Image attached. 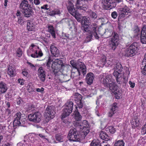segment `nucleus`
<instances>
[{"instance_id": "obj_39", "label": "nucleus", "mask_w": 146, "mask_h": 146, "mask_svg": "<svg viewBox=\"0 0 146 146\" xmlns=\"http://www.w3.org/2000/svg\"><path fill=\"white\" fill-rule=\"evenodd\" d=\"M83 28L84 32H88L89 34L90 33H90L91 31L89 26V23H86L84 22Z\"/></svg>"}, {"instance_id": "obj_17", "label": "nucleus", "mask_w": 146, "mask_h": 146, "mask_svg": "<svg viewBox=\"0 0 146 146\" xmlns=\"http://www.w3.org/2000/svg\"><path fill=\"white\" fill-rule=\"evenodd\" d=\"M55 113V110H45L44 114L45 123H48L51 119H53L54 117Z\"/></svg>"}, {"instance_id": "obj_55", "label": "nucleus", "mask_w": 146, "mask_h": 146, "mask_svg": "<svg viewBox=\"0 0 146 146\" xmlns=\"http://www.w3.org/2000/svg\"><path fill=\"white\" fill-rule=\"evenodd\" d=\"M111 15L113 18L114 19H115L117 17V13L116 11H113L111 13Z\"/></svg>"}, {"instance_id": "obj_11", "label": "nucleus", "mask_w": 146, "mask_h": 146, "mask_svg": "<svg viewBox=\"0 0 146 146\" xmlns=\"http://www.w3.org/2000/svg\"><path fill=\"white\" fill-rule=\"evenodd\" d=\"M25 115L21 114L20 112L17 113L15 115V119L13 121V126L14 127H17L19 126L21 122L25 121Z\"/></svg>"}, {"instance_id": "obj_33", "label": "nucleus", "mask_w": 146, "mask_h": 146, "mask_svg": "<svg viewBox=\"0 0 146 146\" xmlns=\"http://www.w3.org/2000/svg\"><path fill=\"white\" fill-rule=\"evenodd\" d=\"M135 36H138L140 33V29L137 25H135L133 29Z\"/></svg>"}, {"instance_id": "obj_20", "label": "nucleus", "mask_w": 146, "mask_h": 146, "mask_svg": "<svg viewBox=\"0 0 146 146\" xmlns=\"http://www.w3.org/2000/svg\"><path fill=\"white\" fill-rule=\"evenodd\" d=\"M50 50L52 56L55 57H58L60 54V52L58 48L56 46L54 43H52L50 46Z\"/></svg>"}, {"instance_id": "obj_63", "label": "nucleus", "mask_w": 146, "mask_h": 146, "mask_svg": "<svg viewBox=\"0 0 146 146\" xmlns=\"http://www.w3.org/2000/svg\"><path fill=\"white\" fill-rule=\"evenodd\" d=\"M48 6L47 4L43 5V6H41V8L42 9L44 10H48L49 8H48Z\"/></svg>"}, {"instance_id": "obj_50", "label": "nucleus", "mask_w": 146, "mask_h": 146, "mask_svg": "<svg viewBox=\"0 0 146 146\" xmlns=\"http://www.w3.org/2000/svg\"><path fill=\"white\" fill-rule=\"evenodd\" d=\"M35 135L36 137H38V136H39L42 139H46L47 140H48L46 138V136L43 133H39L38 134H36Z\"/></svg>"}, {"instance_id": "obj_9", "label": "nucleus", "mask_w": 146, "mask_h": 146, "mask_svg": "<svg viewBox=\"0 0 146 146\" xmlns=\"http://www.w3.org/2000/svg\"><path fill=\"white\" fill-rule=\"evenodd\" d=\"M38 47L36 45L32 44L27 51V54L33 58H38L43 55L41 51L39 50L38 52Z\"/></svg>"}, {"instance_id": "obj_14", "label": "nucleus", "mask_w": 146, "mask_h": 146, "mask_svg": "<svg viewBox=\"0 0 146 146\" xmlns=\"http://www.w3.org/2000/svg\"><path fill=\"white\" fill-rule=\"evenodd\" d=\"M102 3L106 9H109L115 8L116 3L113 0H102Z\"/></svg>"}, {"instance_id": "obj_58", "label": "nucleus", "mask_w": 146, "mask_h": 146, "mask_svg": "<svg viewBox=\"0 0 146 146\" xmlns=\"http://www.w3.org/2000/svg\"><path fill=\"white\" fill-rule=\"evenodd\" d=\"M25 80H24L23 79H19L18 80V83L20 84L21 85H23L24 84V82Z\"/></svg>"}, {"instance_id": "obj_21", "label": "nucleus", "mask_w": 146, "mask_h": 146, "mask_svg": "<svg viewBox=\"0 0 146 146\" xmlns=\"http://www.w3.org/2000/svg\"><path fill=\"white\" fill-rule=\"evenodd\" d=\"M75 6L77 9L83 10L85 11L87 8L86 6L84 4V1L87 0H76Z\"/></svg>"}, {"instance_id": "obj_1", "label": "nucleus", "mask_w": 146, "mask_h": 146, "mask_svg": "<svg viewBox=\"0 0 146 146\" xmlns=\"http://www.w3.org/2000/svg\"><path fill=\"white\" fill-rule=\"evenodd\" d=\"M62 58H57L53 60L51 56H49L48 60L46 61V66L50 67L51 64L52 70V73L55 77H58L62 74V72L64 69L71 68L69 64H64L63 63Z\"/></svg>"}, {"instance_id": "obj_12", "label": "nucleus", "mask_w": 146, "mask_h": 146, "mask_svg": "<svg viewBox=\"0 0 146 146\" xmlns=\"http://www.w3.org/2000/svg\"><path fill=\"white\" fill-rule=\"evenodd\" d=\"M119 35L117 33L115 32L114 35L111 38L110 44V46L112 50H115L117 46L119 43Z\"/></svg>"}, {"instance_id": "obj_47", "label": "nucleus", "mask_w": 146, "mask_h": 146, "mask_svg": "<svg viewBox=\"0 0 146 146\" xmlns=\"http://www.w3.org/2000/svg\"><path fill=\"white\" fill-rule=\"evenodd\" d=\"M141 41L142 44H146V35H141Z\"/></svg>"}, {"instance_id": "obj_18", "label": "nucleus", "mask_w": 146, "mask_h": 146, "mask_svg": "<svg viewBox=\"0 0 146 146\" xmlns=\"http://www.w3.org/2000/svg\"><path fill=\"white\" fill-rule=\"evenodd\" d=\"M113 30L112 29H107L105 30V31L103 29H100L98 30L99 34L101 35H103L105 38H108L112 35V36L114 35V32Z\"/></svg>"}, {"instance_id": "obj_41", "label": "nucleus", "mask_w": 146, "mask_h": 146, "mask_svg": "<svg viewBox=\"0 0 146 146\" xmlns=\"http://www.w3.org/2000/svg\"><path fill=\"white\" fill-rule=\"evenodd\" d=\"M64 136H63L62 134H57L55 136L56 140L60 142L64 141Z\"/></svg>"}, {"instance_id": "obj_62", "label": "nucleus", "mask_w": 146, "mask_h": 146, "mask_svg": "<svg viewBox=\"0 0 146 146\" xmlns=\"http://www.w3.org/2000/svg\"><path fill=\"white\" fill-rule=\"evenodd\" d=\"M33 3H34L35 5H40V0H34Z\"/></svg>"}, {"instance_id": "obj_30", "label": "nucleus", "mask_w": 146, "mask_h": 146, "mask_svg": "<svg viewBox=\"0 0 146 146\" xmlns=\"http://www.w3.org/2000/svg\"><path fill=\"white\" fill-rule=\"evenodd\" d=\"M108 88L113 93H116V92L119 91L118 86L115 83H113V85L110 87Z\"/></svg>"}, {"instance_id": "obj_8", "label": "nucleus", "mask_w": 146, "mask_h": 146, "mask_svg": "<svg viewBox=\"0 0 146 146\" xmlns=\"http://www.w3.org/2000/svg\"><path fill=\"white\" fill-rule=\"evenodd\" d=\"M114 69L117 70V71L115 70L113 72V76L116 78L117 82L118 84H121L123 83L122 79L125 80V78L121 77L122 74L121 73L123 69V67L121 64L118 63L116 64V66L114 68Z\"/></svg>"}, {"instance_id": "obj_35", "label": "nucleus", "mask_w": 146, "mask_h": 146, "mask_svg": "<svg viewBox=\"0 0 146 146\" xmlns=\"http://www.w3.org/2000/svg\"><path fill=\"white\" fill-rule=\"evenodd\" d=\"M64 110H73V103L72 102H68L65 104Z\"/></svg>"}, {"instance_id": "obj_52", "label": "nucleus", "mask_w": 146, "mask_h": 146, "mask_svg": "<svg viewBox=\"0 0 146 146\" xmlns=\"http://www.w3.org/2000/svg\"><path fill=\"white\" fill-rule=\"evenodd\" d=\"M116 110H110L108 113V116L109 117H111L116 112Z\"/></svg>"}, {"instance_id": "obj_3", "label": "nucleus", "mask_w": 146, "mask_h": 146, "mask_svg": "<svg viewBox=\"0 0 146 146\" xmlns=\"http://www.w3.org/2000/svg\"><path fill=\"white\" fill-rule=\"evenodd\" d=\"M71 129L70 130L68 135V138L70 141H79L80 139H83L85 137L82 136V131L81 133L78 130V128Z\"/></svg>"}, {"instance_id": "obj_23", "label": "nucleus", "mask_w": 146, "mask_h": 146, "mask_svg": "<svg viewBox=\"0 0 146 146\" xmlns=\"http://www.w3.org/2000/svg\"><path fill=\"white\" fill-rule=\"evenodd\" d=\"M94 76L92 72L88 73L86 77V81L88 84L90 85L92 84L94 79Z\"/></svg>"}, {"instance_id": "obj_53", "label": "nucleus", "mask_w": 146, "mask_h": 146, "mask_svg": "<svg viewBox=\"0 0 146 146\" xmlns=\"http://www.w3.org/2000/svg\"><path fill=\"white\" fill-rule=\"evenodd\" d=\"M113 94L115 95V97L116 99H118L120 98L121 95V93L119 92V91L116 92V93H114Z\"/></svg>"}, {"instance_id": "obj_29", "label": "nucleus", "mask_w": 146, "mask_h": 146, "mask_svg": "<svg viewBox=\"0 0 146 146\" xmlns=\"http://www.w3.org/2000/svg\"><path fill=\"white\" fill-rule=\"evenodd\" d=\"M100 137L101 139L107 141L110 139L108 135V134L106 132L103 131H101L100 132Z\"/></svg>"}, {"instance_id": "obj_6", "label": "nucleus", "mask_w": 146, "mask_h": 146, "mask_svg": "<svg viewBox=\"0 0 146 146\" xmlns=\"http://www.w3.org/2000/svg\"><path fill=\"white\" fill-rule=\"evenodd\" d=\"M79 129L80 128L82 131V137H85L90 132L89 125L86 120H83L80 123L76 122L74 125Z\"/></svg>"}, {"instance_id": "obj_43", "label": "nucleus", "mask_w": 146, "mask_h": 146, "mask_svg": "<svg viewBox=\"0 0 146 146\" xmlns=\"http://www.w3.org/2000/svg\"><path fill=\"white\" fill-rule=\"evenodd\" d=\"M88 13L89 15L91 18L95 19L97 17V14L92 11L90 10L89 11Z\"/></svg>"}, {"instance_id": "obj_48", "label": "nucleus", "mask_w": 146, "mask_h": 146, "mask_svg": "<svg viewBox=\"0 0 146 146\" xmlns=\"http://www.w3.org/2000/svg\"><path fill=\"white\" fill-rule=\"evenodd\" d=\"M141 133V134L143 135H144L146 133V123L142 127Z\"/></svg>"}, {"instance_id": "obj_34", "label": "nucleus", "mask_w": 146, "mask_h": 146, "mask_svg": "<svg viewBox=\"0 0 146 146\" xmlns=\"http://www.w3.org/2000/svg\"><path fill=\"white\" fill-rule=\"evenodd\" d=\"M99 62L100 64H102L103 66L105 65L106 66H108L110 65L108 64V63H106V58L105 56H102Z\"/></svg>"}, {"instance_id": "obj_38", "label": "nucleus", "mask_w": 146, "mask_h": 146, "mask_svg": "<svg viewBox=\"0 0 146 146\" xmlns=\"http://www.w3.org/2000/svg\"><path fill=\"white\" fill-rule=\"evenodd\" d=\"M125 143L122 139L116 140L114 143V146H124Z\"/></svg>"}, {"instance_id": "obj_10", "label": "nucleus", "mask_w": 146, "mask_h": 146, "mask_svg": "<svg viewBox=\"0 0 146 146\" xmlns=\"http://www.w3.org/2000/svg\"><path fill=\"white\" fill-rule=\"evenodd\" d=\"M88 23H89V26L91 32L88 36L87 38H89L90 40L92 39L93 35L96 39H99V36L96 31V29L97 27L96 24V23H89V22Z\"/></svg>"}, {"instance_id": "obj_45", "label": "nucleus", "mask_w": 146, "mask_h": 146, "mask_svg": "<svg viewBox=\"0 0 146 146\" xmlns=\"http://www.w3.org/2000/svg\"><path fill=\"white\" fill-rule=\"evenodd\" d=\"M22 73L23 75L25 77H27L29 75L28 70L26 68H24L22 70Z\"/></svg>"}, {"instance_id": "obj_54", "label": "nucleus", "mask_w": 146, "mask_h": 146, "mask_svg": "<svg viewBox=\"0 0 146 146\" xmlns=\"http://www.w3.org/2000/svg\"><path fill=\"white\" fill-rule=\"evenodd\" d=\"M125 13L121 11L120 13L119 14V17L118 18V21H120V19H121L122 18H124L125 17V15H127L124 14Z\"/></svg>"}, {"instance_id": "obj_2", "label": "nucleus", "mask_w": 146, "mask_h": 146, "mask_svg": "<svg viewBox=\"0 0 146 146\" xmlns=\"http://www.w3.org/2000/svg\"><path fill=\"white\" fill-rule=\"evenodd\" d=\"M19 9L21 11L26 17L29 18L32 16L33 11L31 8V5L27 0H23L21 2Z\"/></svg>"}, {"instance_id": "obj_64", "label": "nucleus", "mask_w": 146, "mask_h": 146, "mask_svg": "<svg viewBox=\"0 0 146 146\" xmlns=\"http://www.w3.org/2000/svg\"><path fill=\"white\" fill-rule=\"evenodd\" d=\"M22 17H19L18 18L17 22L19 24H21L23 23L22 22Z\"/></svg>"}, {"instance_id": "obj_16", "label": "nucleus", "mask_w": 146, "mask_h": 146, "mask_svg": "<svg viewBox=\"0 0 146 146\" xmlns=\"http://www.w3.org/2000/svg\"><path fill=\"white\" fill-rule=\"evenodd\" d=\"M68 12L73 16L77 17L79 15V12L74 7L72 2L69 1L67 7Z\"/></svg>"}, {"instance_id": "obj_13", "label": "nucleus", "mask_w": 146, "mask_h": 146, "mask_svg": "<svg viewBox=\"0 0 146 146\" xmlns=\"http://www.w3.org/2000/svg\"><path fill=\"white\" fill-rule=\"evenodd\" d=\"M74 100L75 101L76 105H74L75 110H78V108L81 109L83 107V103L82 100V96L80 94L75 93L74 96Z\"/></svg>"}, {"instance_id": "obj_7", "label": "nucleus", "mask_w": 146, "mask_h": 146, "mask_svg": "<svg viewBox=\"0 0 146 146\" xmlns=\"http://www.w3.org/2000/svg\"><path fill=\"white\" fill-rule=\"evenodd\" d=\"M139 44L134 42L131 44L125 50V56L127 57H132L138 52L139 48Z\"/></svg>"}, {"instance_id": "obj_42", "label": "nucleus", "mask_w": 146, "mask_h": 146, "mask_svg": "<svg viewBox=\"0 0 146 146\" xmlns=\"http://www.w3.org/2000/svg\"><path fill=\"white\" fill-rule=\"evenodd\" d=\"M121 11L125 13L124 14L127 15L128 13L130 12V9L126 6H125L123 7L120 9Z\"/></svg>"}, {"instance_id": "obj_4", "label": "nucleus", "mask_w": 146, "mask_h": 146, "mask_svg": "<svg viewBox=\"0 0 146 146\" xmlns=\"http://www.w3.org/2000/svg\"><path fill=\"white\" fill-rule=\"evenodd\" d=\"M70 64L71 65L72 68H79L81 71L82 74L84 76L86 73V66L83 62L82 61V60L79 59L76 61L74 60H72L70 61ZM71 68L67 69H64V70H68L69 69L71 68L72 69V66H71Z\"/></svg>"}, {"instance_id": "obj_32", "label": "nucleus", "mask_w": 146, "mask_h": 146, "mask_svg": "<svg viewBox=\"0 0 146 146\" xmlns=\"http://www.w3.org/2000/svg\"><path fill=\"white\" fill-rule=\"evenodd\" d=\"M131 125L134 127L139 126L140 125V122L139 119L137 118H134L131 122Z\"/></svg>"}, {"instance_id": "obj_24", "label": "nucleus", "mask_w": 146, "mask_h": 146, "mask_svg": "<svg viewBox=\"0 0 146 146\" xmlns=\"http://www.w3.org/2000/svg\"><path fill=\"white\" fill-rule=\"evenodd\" d=\"M81 71L79 68H72L71 72V77L73 78L76 77L78 76L81 75Z\"/></svg>"}, {"instance_id": "obj_37", "label": "nucleus", "mask_w": 146, "mask_h": 146, "mask_svg": "<svg viewBox=\"0 0 146 146\" xmlns=\"http://www.w3.org/2000/svg\"><path fill=\"white\" fill-rule=\"evenodd\" d=\"M74 113V118L77 121H80L82 119V116L80 113L78 111V110H75Z\"/></svg>"}, {"instance_id": "obj_40", "label": "nucleus", "mask_w": 146, "mask_h": 146, "mask_svg": "<svg viewBox=\"0 0 146 146\" xmlns=\"http://www.w3.org/2000/svg\"><path fill=\"white\" fill-rule=\"evenodd\" d=\"M91 146H101V143L98 139H94L90 143Z\"/></svg>"}, {"instance_id": "obj_60", "label": "nucleus", "mask_w": 146, "mask_h": 146, "mask_svg": "<svg viewBox=\"0 0 146 146\" xmlns=\"http://www.w3.org/2000/svg\"><path fill=\"white\" fill-rule=\"evenodd\" d=\"M17 102L18 105H20L23 102V101L21 98L19 97V98L17 99Z\"/></svg>"}, {"instance_id": "obj_22", "label": "nucleus", "mask_w": 146, "mask_h": 146, "mask_svg": "<svg viewBox=\"0 0 146 146\" xmlns=\"http://www.w3.org/2000/svg\"><path fill=\"white\" fill-rule=\"evenodd\" d=\"M38 77L40 80L42 82H44L46 79V72L42 67H39L38 70Z\"/></svg>"}, {"instance_id": "obj_25", "label": "nucleus", "mask_w": 146, "mask_h": 146, "mask_svg": "<svg viewBox=\"0 0 146 146\" xmlns=\"http://www.w3.org/2000/svg\"><path fill=\"white\" fill-rule=\"evenodd\" d=\"M7 73L11 77L14 76L16 75L15 69L12 66H9L7 68Z\"/></svg>"}, {"instance_id": "obj_51", "label": "nucleus", "mask_w": 146, "mask_h": 146, "mask_svg": "<svg viewBox=\"0 0 146 146\" xmlns=\"http://www.w3.org/2000/svg\"><path fill=\"white\" fill-rule=\"evenodd\" d=\"M141 69L142 73L144 75L146 76V63L145 66H142Z\"/></svg>"}, {"instance_id": "obj_46", "label": "nucleus", "mask_w": 146, "mask_h": 146, "mask_svg": "<svg viewBox=\"0 0 146 146\" xmlns=\"http://www.w3.org/2000/svg\"><path fill=\"white\" fill-rule=\"evenodd\" d=\"M108 129H109L110 133L111 134H112L114 133L116 130L114 127L112 126H109L108 127Z\"/></svg>"}, {"instance_id": "obj_15", "label": "nucleus", "mask_w": 146, "mask_h": 146, "mask_svg": "<svg viewBox=\"0 0 146 146\" xmlns=\"http://www.w3.org/2000/svg\"><path fill=\"white\" fill-rule=\"evenodd\" d=\"M41 113L39 112H36L34 113L30 114L28 116L29 121L34 122L38 123L41 120Z\"/></svg>"}, {"instance_id": "obj_26", "label": "nucleus", "mask_w": 146, "mask_h": 146, "mask_svg": "<svg viewBox=\"0 0 146 146\" xmlns=\"http://www.w3.org/2000/svg\"><path fill=\"white\" fill-rule=\"evenodd\" d=\"M35 25L30 21H28L27 25V29L29 31H34L35 29Z\"/></svg>"}, {"instance_id": "obj_28", "label": "nucleus", "mask_w": 146, "mask_h": 146, "mask_svg": "<svg viewBox=\"0 0 146 146\" xmlns=\"http://www.w3.org/2000/svg\"><path fill=\"white\" fill-rule=\"evenodd\" d=\"M7 89L6 84L3 82H0V94L6 92Z\"/></svg>"}, {"instance_id": "obj_5", "label": "nucleus", "mask_w": 146, "mask_h": 146, "mask_svg": "<svg viewBox=\"0 0 146 146\" xmlns=\"http://www.w3.org/2000/svg\"><path fill=\"white\" fill-rule=\"evenodd\" d=\"M68 28L72 33L70 34H65V36L67 38L72 40L76 37L78 33H80L81 31H78V29H77L74 22L72 20H69L68 21Z\"/></svg>"}, {"instance_id": "obj_27", "label": "nucleus", "mask_w": 146, "mask_h": 146, "mask_svg": "<svg viewBox=\"0 0 146 146\" xmlns=\"http://www.w3.org/2000/svg\"><path fill=\"white\" fill-rule=\"evenodd\" d=\"M61 12L59 8H55L53 10L50 11L49 13V15L50 16H54L57 15L60 16Z\"/></svg>"}, {"instance_id": "obj_19", "label": "nucleus", "mask_w": 146, "mask_h": 146, "mask_svg": "<svg viewBox=\"0 0 146 146\" xmlns=\"http://www.w3.org/2000/svg\"><path fill=\"white\" fill-rule=\"evenodd\" d=\"M102 81V83L105 86L110 87L113 85V82L112 81V76L111 75L109 74L106 76Z\"/></svg>"}, {"instance_id": "obj_31", "label": "nucleus", "mask_w": 146, "mask_h": 146, "mask_svg": "<svg viewBox=\"0 0 146 146\" xmlns=\"http://www.w3.org/2000/svg\"><path fill=\"white\" fill-rule=\"evenodd\" d=\"M48 31L50 33L51 35L54 38H56L55 32L54 28L52 25H49L48 27Z\"/></svg>"}, {"instance_id": "obj_36", "label": "nucleus", "mask_w": 146, "mask_h": 146, "mask_svg": "<svg viewBox=\"0 0 146 146\" xmlns=\"http://www.w3.org/2000/svg\"><path fill=\"white\" fill-rule=\"evenodd\" d=\"M72 110H64L63 112L61 115L62 118H65L68 116L72 113Z\"/></svg>"}, {"instance_id": "obj_59", "label": "nucleus", "mask_w": 146, "mask_h": 146, "mask_svg": "<svg viewBox=\"0 0 146 146\" xmlns=\"http://www.w3.org/2000/svg\"><path fill=\"white\" fill-rule=\"evenodd\" d=\"M117 103L116 102L113 103L112 105L111 108V110H115L117 108Z\"/></svg>"}, {"instance_id": "obj_61", "label": "nucleus", "mask_w": 146, "mask_h": 146, "mask_svg": "<svg viewBox=\"0 0 146 146\" xmlns=\"http://www.w3.org/2000/svg\"><path fill=\"white\" fill-rule=\"evenodd\" d=\"M129 84L130 85V87L131 88H133L135 86V83L134 82H132L131 81H129Z\"/></svg>"}, {"instance_id": "obj_49", "label": "nucleus", "mask_w": 146, "mask_h": 146, "mask_svg": "<svg viewBox=\"0 0 146 146\" xmlns=\"http://www.w3.org/2000/svg\"><path fill=\"white\" fill-rule=\"evenodd\" d=\"M22 51L21 48L20 47L18 48L16 51L17 56L19 57H20L22 56Z\"/></svg>"}, {"instance_id": "obj_57", "label": "nucleus", "mask_w": 146, "mask_h": 146, "mask_svg": "<svg viewBox=\"0 0 146 146\" xmlns=\"http://www.w3.org/2000/svg\"><path fill=\"white\" fill-rule=\"evenodd\" d=\"M61 119L63 122L65 123L69 124L70 123V121L68 118L64 119V118H62V117H61Z\"/></svg>"}, {"instance_id": "obj_56", "label": "nucleus", "mask_w": 146, "mask_h": 146, "mask_svg": "<svg viewBox=\"0 0 146 146\" xmlns=\"http://www.w3.org/2000/svg\"><path fill=\"white\" fill-rule=\"evenodd\" d=\"M141 35H146V27L143 26L142 29Z\"/></svg>"}, {"instance_id": "obj_44", "label": "nucleus", "mask_w": 146, "mask_h": 146, "mask_svg": "<svg viewBox=\"0 0 146 146\" xmlns=\"http://www.w3.org/2000/svg\"><path fill=\"white\" fill-rule=\"evenodd\" d=\"M26 105L28 107V110H31L32 109H34L35 108V106L34 105L33 103H27L26 104Z\"/></svg>"}]
</instances>
